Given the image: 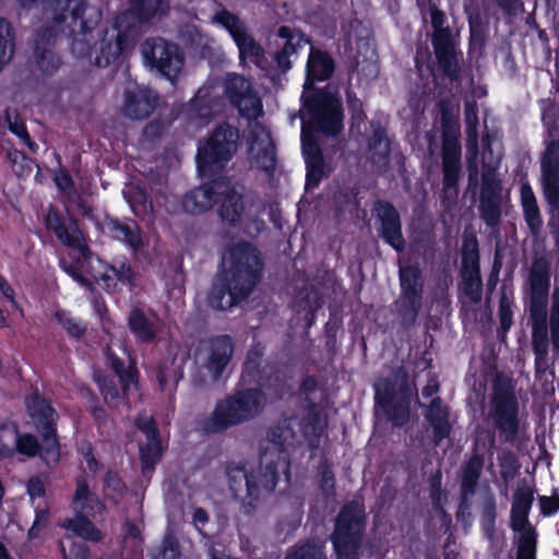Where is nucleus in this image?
I'll return each instance as SVG.
<instances>
[{"label":"nucleus","instance_id":"obj_1","mask_svg":"<svg viewBox=\"0 0 559 559\" xmlns=\"http://www.w3.org/2000/svg\"><path fill=\"white\" fill-rule=\"evenodd\" d=\"M373 389L376 406L383 411L394 427L402 428L409 423L412 403L416 397L418 405L424 408L423 416L430 429L433 445H439L450 437L452 432L450 407L440 396L432 397L427 405L421 404L417 396L416 384L411 381L404 367H399L389 377L379 379L373 384Z\"/></svg>","mask_w":559,"mask_h":559},{"label":"nucleus","instance_id":"obj_2","mask_svg":"<svg viewBox=\"0 0 559 559\" xmlns=\"http://www.w3.org/2000/svg\"><path fill=\"white\" fill-rule=\"evenodd\" d=\"M263 269L262 253L254 243L239 240L229 246L223 269L209 292V306L227 310L246 300L260 283Z\"/></svg>","mask_w":559,"mask_h":559},{"label":"nucleus","instance_id":"obj_3","mask_svg":"<svg viewBox=\"0 0 559 559\" xmlns=\"http://www.w3.org/2000/svg\"><path fill=\"white\" fill-rule=\"evenodd\" d=\"M300 117H308L301 127V147L304 159L323 153L313 133L336 136L344 129V109L341 99L322 88L304 92Z\"/></svg>","mask_w":559,"mask_h":559},{"label":"nucleus","instance_id":"obj_4","mask_svg":"<svg viewBox=\"0 0 559 559\" xmlns=\"http://www.w3.org/2000/svg\"><path fill=\"white\" fill-rule=\"evenodd\" d=\"M441 127V203L456 202L460 192L462 173L461 127L459 114L455 112L452 100L448 97L437 103Z\"/></svg>","mask_w":559,"mask_h":559},{"label":"nucleus","instance_id":"obj_5","mask_svg":"<svg viewBox=\"0 0 559 559\" xmlns=\"http://www.w3.org/2000/svg\"><path fill=\"white\" fill-rule=\"evenodd\" d=\"M52 10L56 26L71 38L70 48L78 58H91L94 47L87 35L99 24L103 12L88 4L87 0H46Z\"/></svg>","mask_w":559,"mask_h":559},{"label":"nucleus","instance_id":"obj_6","mask_svg":"<svg viewBox=\"0 0 559 559\" xmlns=\"http://www.w3.org/2000/svg\"><path fill=\"white\" fill-rule=\"evenodd\" d=\"M264 404L265 394L261 388L235 389L219 400L213 412L202 420V430L215 435L249 423L259 416Z\"/></svg>","mask_w":559,"mask_h":559},{"label":"nucleus","instance_id":"obj_7","mask_svg":"<svg viewBox=\"0 0 559 559\" xmlns=\"http://www.w3.org/2000/svg\"><path fill=\"white\" fill-rule=\"evenodd\" d=\"M550 263L544 258L534 259L530 274V319L532 321L533 352L548 350V296L550 289Z\"/></svg>","mask_w":559,"mask_h":559},{"label":"nucleus","instance_id":"obj_8","mask_svg":"<svg viewBox=\"0 0 559 559\" xmlns=\"http://www.w3.org/2000/svg\"><path fill=\"white\" fill-rule=\"evenodd\" d=\"M366 525L362 503L350 500L341 507L330 536L336 559H360Z\"/></svg>","mask_w":559,"mask_h":559},{"label":"nucleus","instance_id":"obj_9","mask_svg":"<svg viewBox=\"0 0 559 559\" xmlns=\"http://www.w3.org/2000/svg\"><path fill=\"white\" fill-rule=\"evenodd\" d=\"M488 419L502 443H515L521 430L520 405L510 380L493 383Z\"/></svg>","mask_w":559,"mask_h":559},{"label":"nucleus","instance_id":"obj_10","mask_svg":"<svg viewBox=\"0 0 559 559\" xmlns=\"http://www.w3.org/2000/svg\"><path fill=\"white\" fill-rule=\"evenodd\" d=\"M239 129L228 122L217 124L203 145L198 147L197 166L202 176L225 168L238 150Z\"/></svg>","mask_w":559,"mask_h":559},{"label":"nucleus","instance_id":"obj_11","mask_svg":"<svg viewBox=\"0 0 559 559\" xmlns=\"http://www.w3.org/2000/svg\"><path fill=\"white\" fill-rule=\"evenodd\" d=\"M267 439L277 447L276 459H271L264 463L263 473L260 480L266 490L274 491L281 476H284L285 483L290 484V456L287 447L296 442V431L292 419L284 418L267 431Z\"/></svg>","mask_w":559,"mask_h":559},{"label":"nucleus","instance_id":"obj_12","mask_svg":"<svg viewBox=\"0 0 559 559\" xmlns=\"http://www.w3.org/2000/svg\"><path fill=\"white\" fill-rule=\"evenodd\" d=\"M540 187L549 206L547 227L559 250V140L547 142L540 157Z\"/></svg>","mask_w":559,"mask_h":559},{"label":"nucleus","instance_id":"obj_13","mask_svg":"<svg viewBox=\"0 0 559 559\" xmlns=\"http://www.w3.org/2000/svg\"><path fill=\"white\" fill-rule=\"evenodd\" d=\"M400 298L395 301L397 317L403 328L413 326L423 306L424 277L417 264L400 269Z\"/></svg>","mask_w":559,"mask_h":559},{"label":"nucleus","instance_id":"obj_14","mask_svg":"<svg viewBox=\"0 0 559 559\" xmlns=\"http://www.w3.org/2000/svg\"><path fill=\"white\" fill-rule=\"evenodd\" d=\"M141 49L151 68L171 83L177 81L185 66V53L178 44L163 37H150L143 41Z\"/></svg>","mask_w":559,"mask_h":559},{"label":"nucleus","instance_id":"obj_15","mask_svg":"<svg viewBox=\"0 0 559 559\" xmlns=\"http://www.w3.org/2000/svg\"><path fill=\"white\" fill-rule=\"evenodd\" d=\"M25 406L36 431L41 437L45 453L59 456L60 442L57 433L59 415L50 401L36 390L25 399Z\"/></svg>","mask_w":559,"mask_h":559},{"label":"nucleus","instance_id":"obj_16","mask_svg":"<svg viewBox=\"0 0 559 559\" xmlns=\"http://www.w3.org/2000/svg\"><path fill=\"white\" fill-rule=\"evenodd\" d=\"M103 37L96 51L94 64L106 68L135 43L138 27L132 23H126V16H117L110 28H103Z\"/></svg>","mask_w":559,"mask_h":559},{"label":"nucleus","instance_id":"obj_17","mask_svg":"<svg viewBox=\"0 0 559 559\" xmlns=\"http://www.w3.org/2000/svg\"><path fill=\"white\" fill-rule=\"evenodd\" d=\"M263 468V463H261L258 473L248 471L247 462H229L226 465V476L233 495L237 498L242 491L243 485L246 487V496L242 499V509L246 514H251L258 509L262 493L273 492L266 490L260 480Z\"/></svg>","mask_w":559,"mask_h":559},{"label":"nucleus","instance_id":"obj_18","mask_svg":"<svg viewBox=\"0 0 559 559\" xmlns=\"http://www.w3.org/2000/svg\"><path fill=\"white\" fill-rule=\"evenodd\" d=\"M223 92L229 105L238 115L249 121L262 117L263 104L252 83L239 73H227L223 82Z\"/></svg>","mask_w":559,"mask_h":559},{"label":"nucleus","instance_id":"obj_19","mask_svg":"<svg viewBox=\"0 0 559 559\" xmlns=\"http://www.w3.org/2000/svg\"><path fill=\"white\" fill-rule=\"evenodd\" d=\"M44 223L46 228L52 231L62 245L78 250L84 260L91 258V250L84 242L79 219L72 214L64 215L55 205L50 204L45 214Z\"/></svg>","mask_w":559,"mask_h":559},{"label":"nucleus","instance_id":"obj_20","mask_svg":"<svg viewBox=\"0 0 559 559\" xmlns=\"http://www.w3.org/2000/svg\"><path fill=\"white\" fill-rule=\"evenodd\" d=\"M443 35L437 36L436 40L431 41L436 63L430 68V71L435 78H441L449 80L452 84H457L462 81L463 52L454 37L448 38L445 34Z\"/></svg>","mask_w":559,"mask_h":559},{"label":"nucleus","instance_id":"obj_21","mask_svg":"<svg viewBox=\"0 0 559 559\" xmlns=\"http://www.w3.org/2000/svg\"><path fill=\"white\" fill-rule=\"evenodd\" d=\"M135 427L144 435L145 442L139 445L141 473L144 478H151L164 456L160 431L153 416H138Z\"/></svg>","mask_w":559,"mask_h":559},{"label":"nucleus","instance_id":"obj_22","mask_svg":"<svg viewBox=\"0 0 559 559\" xmlns=\"http://www.w3.org/2000/svg\"><path fill=\"white\" fill-rule=\"evenodd\" d=\"M215 22L227 29L235 41L241 60L250 59L254 64L260 66L264 59L263 47L248 33L245 22L230 11L223 9L215 13Z\"/></svg>","mask_w":559,"mask_h":559},{"label":"nucleus","instance_id":"obj_23","mask_svg":"<svg viewBox=\"0 0 559 559\" xmlns=\"http://www.w3.org/2000/svg\"><path fill=\"white\" fill-rule=\"evenodd\" d=\"M372 215L377 222L378 236L396 252L405 250L406 240L403 236L401 215L393 203L376 200Z\"/></svg>","mask_w":559,"mask_h":559},{"label":"nucleus","instance_id":"obj_24","mask_svg":"<svg viewBox=\"0 0 559 559\" xmlns=\"http://www.w3.org/2000/svg\"><path fill=\"white\" fill-rule=\"evenodd\" d=\"M203 367L212 380H219L230 364L235 353V342L229 334L209 337L203 343Z\"/></svg>","mask_w":559,"mask_h":559},{"label":"nucleus","instance_id":"obj_25","mask_svg":"<svg viewBox=\"0 0 559 559\" xmlns=\"http://www.w3.org/2000/svg\"><path fill=\"white\" fill-rule=\"evenodd\" d=\"M484 466L485 455L477 452L475 445L473 453L461 467L457 519L464 518L465 514L471 515L472 498L477 491Z\"/></svg>","mask_w":559,"mask_h":559},{"label":"nucleus","instance_id":"obj_26","mask_svg":"<svg viewBox=\"0 0 559 559\" xmlns=\"http://www.w3.org/2000/svg\"><path fill=\"white\" fill-rule=\"evenodd\" d=\"M123 96V114L132 120L147 119L160 104L159 94L144 85L126 88Z\"/></svg>","mask_w":559,"mask_h":559},{"label":"nucleus","instance_id":"obj_27","mask_svg":"<svg viewBox=\"0 0 559 559\" xmlns=\"http://www.w3.org/2000/svg\"><path fill=\"white\" fill-rule=\"evenodd\" d=\"M226 188L224 178H215L186 192L181 207L186 213L195 215L205 213L218 203L219 193Z\"/></svg>","mask_w":559,"mask_h":559},{"label":"nucleus","instance_id":"obj_28","mask_svg":"<svg viewBox=\"0 0 559 559\" xmlns=\"http://www.w3.org/2000/svg\"><path fill=\"white\" fill-rule=\"evenodd\" d=\"M57 32L53 26H41L34 40V59L38 70L46 75L53 74L60 67V57L55 51Z\"/></svg>","mask_w":559,"mask_h":559},{"label":"nucleus","instance_id":"obj_29","mask_svg":"<svg viewBox=\"0 0 559 559\" xmlns=\"http://www.w3.org/2000/svg\"><path fill=\"white\" fill-rule=\"evenodd\" d=\"M224 98L210 87H200L187 108L188 118L198 124H207L224 110Z\"/></svg>","mask_w":559,"mask_h":559},{"label":"nucleus","instance_id":"obj_30","mask_svg":"<svg viewBox=\"0 0 559 559\" xmlns=\"http://www.w3.org/2000/svg\"><path fill=\"white\" fill-rule=\"evenodd\" d=\"M277 36L284 39V45L275 53V61L282 72H287L292 69L290 57L299 55L306 45L311 46V39L300 29L287 25L278 27Z\"/></svg>","mask_w":559,"mask_h":559},{"label":"nucleus","instance_id":"obj_31","mask_svg":"<svg viewBox=\"0 0 559 559\" xmlns=\"http://www.w3.org/2000/svg\"><path fill=\"white\" fill-rule=\"evenodd\" d=\"M105 228L115 240L126 243L134 253L144 247L142 233L135 221L123 223L116 217L107 216Z\"/></svg>","mask_w":559,"mask_h":559},{"label":"nucleus","instance_id":"obj_32","mask_svg":"<svg viewBox=\"0 0 559 559\" xmlns=\"http://www.w3.org/2000/svg\"><path fill=\"white\" fill-rule=\"evenodd\" d=\"M168 9L165 0H131L129 9L118 16H126V23L144 24L166 14Z\"/></svg>","mask_w":559,"mask_h":559},{"label":"nucleus","instance_id":"obj_33","mask_svg":"<svg viewBox=\"0 0 559 559\" xmlns=\"http://www.w3.org/2000/svg\"><path fill=\"white\" fill-rule=\"evenodd\" d=\"M71 506L76 512L88 513L92 518L102 514L105 510L100 499L91 491L86 474H80L75 478V491Z\"/></svg>","mask_w":559,"mask_h":559},{"label":"nucleus","instance_id":"obj_34","mask_svg":"<svg viewBox=\"0 0 559 559\" xmlns=\"http://www.w3.org/2000/svg\"><path fill=\"white\" fill-rule=\"evenodd\" d=\"M522 213L530 235L537 240L543 231V217L535 193L528 182L520 188Z\"/></svg>","mask_w":559,"mask_h":559},{"label":"nucleus","instance_id":"obj_35","mask_svg":"<svg viewBox=\"0 0 559 559\" xmlns=\"http://www.w3.org/2000/svg\"><path fill=\"white\" fill-rule=\"evenodd\" d=\"M335 71V61L328 51L311 45L306 63V82L314 83L326 81Z\"/></svg>","mask_w":559,"mask_h":559},{"label":"nucleus","instance_id":"obj_36","mask_svg":"<svg viewBox=\"0 0 559 559\" xmlns=\"http://www.w3.org/2000/svg\"><path fill=\"white\" fill-rule=\"evenodd\" d=\"M530 513L512 512L510 514L511 528L519 532L516 555H536L537 532L528 520Z\"/></svg>","mask_w":559,"mask_h":559},{"label":"nucleus","instance_id":"obj_37","mask_svg":"<svg viewBox=\"0 0 559 559\" xmlns=\"http://www.w3.org/2000/svg\"><path fill=\"white\" fill-rule=\"evenodd\" d=\"M308 414L301 419L300 428L310 449H318L320 439L326 427V420L323 417L320 405L309 397L306 399Z\"/></svg>","mask_w":559,"mask_h":559},{"label":"nucleus","instance_id":"obj_38","mask_svg":"<svg viewBox=\"0 0 559 559\" xmlns=\"http://www.w3.org/2000/svg\"><path fill=\"white\" fill-rule=\"evenodd\" d=\"M218 215L230 226L238 225L245 213L243 195L230 187L226 181V188L218 197Z\"/></svg>","mask_w":559,"mask_h":559},{"label":"nucleus","instance_id":"obj_39","mask_svg":"<svg viewBox=\"0 0 559 559\" xmlns=\"http://www.w3.org/2000/svg\"><path fill=\"white\" fill-rule=\"evenodd\" d=\"M107 364L118 378L122 392L126 394L131 385L139 383L140 372L134 360L130 359L129 364L121 359L114 350L108 348L105 353Z\"/></svg>","mask_w":559,"mask_h":559},{"label":"nucleus","instance_id":"obj_40","mask_svg":"<svg viewBox=\"0 0 559 559\" xmlns=\"http://www.w3.org/2000/svg\"><path fill=\"white\" fill-rule=\"evenodd\" d=\"M105 270L112 273V275L104 274L102 276L107 287H110L111 284L116 286L117 283H120L132 290L136 286V272L127 257L115 258L105 266Z\"/></svg>","mask_w":559,"mask_h":559},{"label":"nucleus","instance_id":"obj_41","mask_svg":"<svg viewBox=\"0 0 559 559\" xmlns=\"http://www.w3.org/2000/svg\"><path fill=\"white\" fill-rule=\"evenodd\" d=\"M127 325L135 338L143 344H151L157 337V330L153 321L140 307H133L127 319Z\"/></svg>","mask_w":559,"mask_h":559},{"label":"nucleus","instance_id":"obj_42","mask_svg":"<svg viewBox=\"0 0 559 559\" xmlns=\"http://www.w3.org/2000/svg\"><path fill=\"white\" fill-rule=\"evenodd\" d=\"M158 388L162 392L174 394L179 381L183 378V367L176 364V357L160 361L155 371Z\"/></svg>","mask_w":559,"mask_h":559},{"label":"nucleus","instance_id":"obj_43","mask_svg":"<svg viewBox=\"0 0 559 559\" xmlns=\"http://www.w3.org/2000/svg\"><path fill=\"white\" fill-rule=\"evenodd\" d=\"M460 253V272L480 271L479 242L475 231H464Z\"/></svg>","mask_w":559,"mask_h":559},{"label":"nucleus","instance_id":"obj_44","mask_svg":"<svg viewBox=\"0 0 559 559\" xmlns=\"http://www.w3.org/2000/svg\"><path fill=\"white\" fill-rule=\"evenodd\" d=\"M90 518L92 515L88 513L79 512L74 519H67L62 527L85 540L98 543L103 539V533Z\"/></svg>","mask_w":559,"mask_h":559},{"label":"nucleus","instance_id":"obj_45","mask_svg":"<svg viewBox=\"0 0 559 559\" xmlns=\"http://www.w3.org/2000/svg\"><path fill=\"white\" fill-rule=\"evenodd\" d=\"M265 353V346L261 342L253 343L247 352L240 380L243 382L259 383L261 374V364Z\"/></svg>","mask_w":559,"mask_h":559},{"label":"nucleus","instance_id":"obj_46","mask_svg":"<svg viewBox=\"0 0 559 559\" xmlns=\"http://www.w3.org/2000/svg\"><path fill=\"white\" fill-rule=\"evenodd\" d=\"M306 188H318L321 181L329 177L330 169L326 166L323 153L317 156L306 157Z\"/></svg>","mask_w":559,"mask_h":559},{"label":"nucleus","instance_id":"obj_47","mask_svg":"<svg viewBox=\"0 0 559 559\" xmlns=\"http://www.w3.org/2000/svg\"><path fill=\"white\" fill-rule=\"evenodd\" d=\"M105 498L115 506L119 504L127 493V485L117 471L108 469L103 478Z\"/></svg>","mask_w":559,"mask_h":559},{"label":"nucleus","instance_id":"obj_48","mask_svg":"<svg viewBox=\"0 0 559 559\" xmlns=\"http://www.w3.org/2000/svg\"><path fill=\"white\" fill-rule=\"evenodd\" d=\"M368 150L379 157V160L388 159L391 152V142L388 138L386 129L377 123L372 126V133L368 140Z\"/></svg>","mask_w":559,"mask_h":559},{"label":"nucleus","instance_id":"obj_49","mask_svg":"<svg viewBox=\"0 0 559 559\" xmlns=\"http://www.w3.org/2000/svg\"><path fill=\"white\" fill-rule=\"evenodd\" d=\"M13 456L19 453L27 457H35L40 454L41 447L36 436L28 432H21L17 426V433H12Z\"/></svg>","mask_w":559,"mask_h":559},{"label":"nucleus","instance_id":"obj_50","mask_svg":"<svg viewBox=\"0 0 559 559\" xmlns=\"http://www.w3.org/2000/svg\"><path fill=\"white\" fill-rule=\"evenodd\" d=\"M468 48L469 50L478 48L483 49L487 40V27L483 21L480 12L476 11L468 14Z\"/></svg>","mask_w":559,"mask_h":559},{"label":"nucleus","instance_id":"obj_51","mask_svg":"<svg viewBox=\"0 0 559 559\" xmlns=\"http://www.w3.org/2000/svg\"><path fill=\"white\" fill-rule=\"evenodd\" d=\"M464 295L474 304L481 300L483 281L480 271L460 272Z\"/></svg>","mask_w":559,"mask_h":559},{"label":"nucleus","instance_id":"obj_52","mask_svg":"<svg viewBox=\"0 0 559 559\" xmlns=\"http://www.w3.org/2000/svg\"><path fill=\"white\" fill-rule=\"evenodd\" d=\"M55 320L63 328L72 338H81L86 333V324L72 317L71 312L64 309L55 311Z\"/></svg>","mask_w":559,"mask_h":559},{"label":"nucleus","instance_id":"obj_53","mask_svg":"<svg viewBox=\"0 0 559 559\" xmlns=\"http://www.w3.org/2000/svg\"><path fill=\"white\" fill-rule=\"evenodd\" d=\"M12 433H17V423L7 419L0 423V461L13 457Z\"/></svg>","mask_w":559,"mask_h":559},{"label":"nucleus","instance_id":"obj_54","mask_svg":"<svg viewBox=\"0 0 559 559\" xmlns=\"http://www.w3.org/2000/svg\"><path fill=\"white\" fill-rule=\"evenodd\" d=\"M497 501L492 495L487 496L480 509V526L486 535L492 536L496 528Z\"/></svg>","mask_w":559,"mask_h":559},{"label":"nucleus","instance_id":"obj_55","mask_svg":"<svg viewBox=\"0 0 559 559\" xmlns=\"http://www.w3.org/2000/svg\"><path fill=\"white\" fill-rule=\"evenodd\" d=\"M501 204L502 201L479 199V215L488 227L499 225L502 213Z\"/></svg>","mask_w":559,"mask_h":559},{"label":"nucleus","instance_id":"obj_56","mask_svg":"<svg viewBox=\"0 0 559 559\" xmlns=\"http://www.w3.org/2000/svg\"><path fill=\"white\" fill-rule=\"evenodd\" d=\"M346 105L350 115L352 127H359L367 119L362 102L357 97L352 87L345 90Z\"/></svg>","mask_w":559,"mask_h":559},{"label":"nucleus","instance_id":"obj_57","mask_svg":"<svg viewBox=\"0 0 559 559\" xmlns=\"http://www.w3.org/2000/svg\"><path fill=\"white\" fill-rule=\"evenodd\" d=\"M500 475L504 481L512 480L521 467L518 456L510 450H504L498 455Z\"/></svg>","mask_w":559,"mask_h":559},{"label":"nucleus","instance_id":"obj_58","mask_svg":"<svg viewBox=\"0 0 559 559\" xmlns=\"http://www.w3.org/2000/svg\"><path fill=\"white\" fill-rule=\"evenodd\" d=\"M534 501V490L530 486H518L513 493L512 512L530 513Z\"/></svg>","mask_w":559,"mask_h":559},{"label":"nucleus","instance_id":"obj_59","mask_svg":"<svg viewBox=\"0 0 559 559\" xmlns=\"http://www.w3.org/2000/svg\"><path fill=\"white\" fill-rule=\"evenodd\" d=\"M285 559H326L322 548L314 543L307 542L289 550Z\"/></svg>","mask_w":559,"mask_h":559},{"label":"nucleus","instance_id":"obj_60","mask_svg":"<svg viewBox=\"0 0 559 559\" xmlns=\"http://www.w3.org/2000/svg\"><path fill=\"white\" fill-rule=\"evenodd\" d=\"M498 317V334L501 335L502 338H504L513 323V311L511 308V301L504 293L500 296L499 299Z\"/></svg>","mask_w":559,"mask_h":559},{"label":"nucleus","instance_id":"obj_61","mask_svg":"<svg viewBox=\"0 0 559 559\" xmlns=\"http://www.w3.org/2000/svg\"><path fill=\"white\" fill-rule=\"evenodd\" d=\"M182 554L180 549V544L177 537L167 533L162 539V544L157 550V554L153 559H181Z\"/></svg>","mask_w":559,"mask_h":559},{"label":"nucleus","instance_id":"obj_62","mask_svg":"<svg viewBox=\"0 0 559 559\" xmlns=\"http://www.w3.org/2000/svg\"><path fill=\"white\" fill-rule=\"evenodd\" d=\"M343 321L335 313L331 312L329 321L324 324L325 348L330 355H335L337 350V333L341 330Z\"/></svg>","mask_w":559,"mask_h":559},{"label":"nucleus","instance_id":"obj_63","mask_svg":"<svg viewBox=\"0 0 559 559\" xmlns=\"http://www.w3.org/2000/svg\"><path fill=\"white\" fill-rule=\"evenodd\" d=\"M257 163L261 170L272 176L276 170V151L273 143L262 147L257 154Z\"/></svg>","mask_w":559,"mask_h":559},{"label":"nucleus","instance_id":"obj_64","mask_svg":"<svg viewBox=\"0 0 559 559\" xmlns=\"http://www.w3.org/2000/svg\"><path fill=\"white\" fill-rule=\"evenodd\" d=\"M550 329L554 347L559 350V289H555L552 294Z\"/></svg>","mask_w":559,"mask_h":559}]
</instances>
